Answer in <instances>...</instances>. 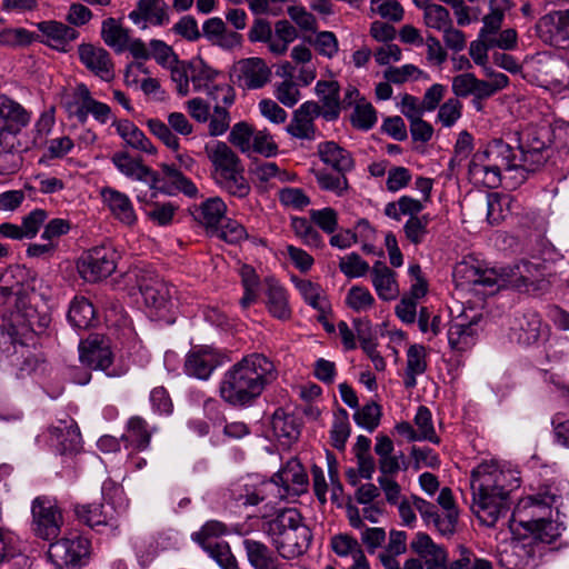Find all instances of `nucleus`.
Instances as JSON below:
<instances>
[{"instance_id": "f257e3e1", "label": "nucleus", "mask_w": 569, "mask_h": 569, "mask_svg": "<svg viewBox=\"0 0 569 569\" xmlns=\"http://www.w3.org/2000/svg\"><path fill=\"white\" fill-rule=\"evenodd\" d=\"M472 509L481 523L493 527L507 513V499L519 478L496 461H485L471 472Z\"/></svg>"}, {"instance_id": "f03ea898", "label": "nucleus", "mask_w": 569, "mask_h": 569, "mask_svg": "<svg viewBox=\"0 0 569 569\" xmlns=\"http://www.w3.org/2000/svg\"><path fill=\"white\" fill-rule=\"evenodd\" d=\"M273 361L262 353H251L233 363L222 376L220 397L232 407H247L277 379Z\"/></svg>"}, {"instance_id": "7ed1b4c3", "label": "nucleus", "mask_w": 569, "mask_h": 569, "mask_svg": "<svg viewBox=\"0 0 569 569\" xmlns=\"http://www.w3.org/2000/svg\"><path fill=\"white\" fill-rule=\"evenodd\" d=\"M111 162L126 178L144 182L152 191V196L158 192L170 194L173 190L188 197H194L198 193L196 184L173 166H161L166 179L171 183V186H167L157 171L146 166L140 158H134L127 151L114 152Z\"/></svg>"}, {"instance_id": "20e7f679", "label": "nucleus", "mask_w": 569, "mask_h": 569, "mask_svg": "<svg viewBox=\"0 0 569 569\" xmlns=\"http://www.w3.org/2000/svg\"><path fill=\"white\" fill-rule=\"evenodd\" d=\"M569 497V482L555 479L539 486L536 493L519 500L511 518L510 528L525 531L535 529L540 522L552 516V508L558 509Z\"/></svg>"}, {"instance_id": "39448f33", "label": "nucleus", "mask_w": 569, "mask_h": 569, "mask_svg": "<svg viewBox=\"0 0 569 569\" xmlns=\"http://www.w3.org/2000/svg\"><path fill=\"white\" fill-rule=\"evenodd\" d=\"M263 529L278 553L284 559H295L303 555L312 539L309 527L293 508L278 512L274 518L264 522Z\"/></svg>"}, {"instance_id": "423d86ee", "label": "nucleus", "mask_w": 569, "mask_h": 569, "mask_svg": "<svg viewBox=\"0 0 569 569\" xmlns=\"http://www.w3.org/2000/svg\"><path fill=\"white\" fill-rule=\"evenodd\" d=\"M204 152L211 163V177L216 184L233 197L246 198L251 188L237 153L223 141L207 143Z\"/></svg>"}, {"instance_id": "0eeeda50", "label": "nucleus", "mask_w": 569, "mask_h": 569, "mask_svg": "<svg viewBox=\"0 0 569 569\" xmlns=\"http://www.w3.org/2000/svg\"><path fill=\"white\" fill-rule=\"evenodd\" d=\"M479 152L501 174L508 187L516 188L527 179L529 172L521 166L519 152L516 153L512 147L501 139L492 140Z\"/></svg>"}, {"instance_id": "6e6552de", "label": "nucleus", "mask_w": 569, "mask_h": 569, "mask_svg": "<svg viewBox=\"0 0 569 569\" xmlns=\"http://www.w3.org/2000/svg\"><path fill=\"white\" fill-rule=\"evenodd\" d=\"M283 489H280L276 479H263L251 476L236 483L231 489L234 501L243 507H256L264 503V507H273L283 500Z\"/></svg>"}, {"instance_id": "1a4fd4ad", "label": "nucleus", "mask_w": 569, "mask_h": 569, "mask_svg": "<svg viewBox=\"0 0 569 569\" xmlns=\"http://www.w3.org/2000/svg\"><path fill=\"white\" fill-rule=\"evenodd\" d=\"M119 259L120 252L111 243L97 246L79 259L78 272L83 280L98 282L116 271Z\"/></svg>"}, {"instance_id": "9d476101", "label": "nucleus", "mask_w": 569, "mask_h": 569, "mask_svg": "<svg viewBox=\"0 0 569 569\" xmlns=\"http://www.w3.org/2000/svg\"><path fill=\"white\" fill-rule=\"evenodd\" d=\"M499 290L513 288L520 292H538L546 288L545 267L538 261L523 260L508 270L498 272Z\"/></svg>"}, {"instance_id": "9b49d317", "label": "nucleus", "mask_w": 569, "mask_h": 569, "mask_svg": "<svg viewBox=\"0 0 569 569\" xmlns=\"http://www.w3.org/2000/svg\"><path fill=\"white\" fill-rule=\"evenodd\" d=\"M32 531L43 539H56L63 526V516L56 499L48 496H39L31 502Z\"/></svg>"}, {"instance_id": "f8f14e48", "label": "nucleus", "mask_w": 569, "mask_h": 569, "mask_svg": "<svg viewBox=\"0 0 569 569\" xmlns=\"http://www.w3.org/2000/svg\"><path fill=\"white\" fill-rule=\"evenodd\" d=\"M90 556V541L81 536L64 537L52 542L48 557L57 569H80Z\"/></svg>"}, {"instance_id": "ddd939ff", "label": "nucleus", "mask_w": 569, "mask_h": 569, "mask_svg": "<svg viewBox=\"0 0 569 569\" xmlns=\"http://www.w3.org/2000/svg\"><path fill=\"white\" fill-rule=\"evenodd\" d=\"M551 142V130L549 127L530 129L526 134V140L518 148L521 166L528 172H535L540 169L549 157L548 149Z\"/></svg>"}, {"instance_id": "4468645a", "label": "nucleus", "mask_w": 569, "mask_h": 569, "mask_svg": "<svg viewBox=\"0 0 569 569\" xmlns=\"http://www.w3.org/2000/svg\"><path fill=\"white\" fill-rule=\"evenodd\" d=\"M271 76V68L258 57L240 59L231 69L233 82L244 90L263 88L270 82Z\"/></svg>"}, {"instance_id": "2eb2a0df", "label": "nucleus", "mask_w": 569, "mask_h": 569, "mask_svg": "<svg viewBox=\"0 0 569 569\" xmlns=\"http://www.w3.org/2000/svg\"><path fill=\"white\" fill-rule=\"evenodd\" d=\"M144 306L154 316H161L171 305L173 288L152 273L137 276Z\"/></svg>"}, {"instance_id": "dca6fc26", "label": "nucleus", "mask_w": 569, "mask_h": 569, "mask_svg": "<svg viewBox=\"0 0 569 569\" xmlns=\"http://www.w3.org/2000/svg\"><path fill=\"white\" fill-rule=\"evenodd\" d=\"M539 38L553 47L569 48V10L553 11L541 17L537 23Z\"/></svg>"}, {"instance_id": "f3484780", "label": "nucleus", "mask_w": 569, "mask_h": 569, "mask_svg": "<svg viewBox=\"0 0 569 569\" xmlns=\"http://www.w3.org/2000/svg\"><path fill=\"white\" fill-rule=\"evenodd\" d=\"M128 18L141 30L149 26L164 27L171 21L170 6L164 0H138Z\"/></svg>"}, {"instance_id": "a211bd4d", "label": "nucleus", "mask_w": 569, "mask_h": 569, "mask_svg": "<svg viewBox=\"0 0 569 569\" xmlns=\"http://www.w3.org/2000/svg\"><path fill=\"white\" fill-rule=\"evenodd\" d=\"M80 62L102 81L110 82L114 79V64L110 53L91 43H81L78 47Z\"/></svg>"}, {"instance_id": "6ab92c4d", "label": "nucleus", "mask_w": 569, "mask_h": 569, "mask_svg": "<svg viewBox=\"0 0 569 569\" xmlns=\"http://www.w3.org/2000/svg\"><path fill=\"white\" fill-rule=\"evenodd\" d=\"M546 332L547 327L542 325L540 316L533 310L515 316L510 325V337L523 346L537 343Z\"/></svg>"}, {"instance_id": "aec40b11", "label": "nucleus", "mask_w": 569, "mask_h": 569, "mask_svg": "<svg viewBox=\"0 0 569 569\" xmlns=\"http://www.w3.org/2000/svg\"><path fill=\"white\" fill-rule=\"evenodd\" d=\"M102 203L118 222L133 227L138 221V214L130 197L112 187H103L100 190Z\"/></svg>"}, {"instance_id": "412c9836", "label": "nucleus", "mask_w": 569, "mask_h": 569, "mask_svg": "<svg viewBox=\"0 0 569 569\" xmlns=\"http://www.w3.org/2000/svg\"><path fill=\"white\" fill-rule=\"evenodd\" d=\"M221 363L220 355L209 346L194 347L184 362L186 373L200 380H207Z\"/></svg>"}, {"instance_id": "4be33fe9", "label": "nucleus", "mask_w": 569, "mask_h": 569, "mask_svg": "<svg viewBox=\"0 0 569 569\" xmlns=\"http://www.w3.org/2000/svg\"><path fill=\"white\" fill-rule=\"evenodd\" d=\"M73 98L79 104L74 114L80 122H86L89 114L101 124L107 123L112 116L111 109L107 103L92 98L89 88L84 83H78L73 89Z\"/></svg>"}, {"instance_id": "5701e85b", "label": "nucleus", "mask_w": 569, "mask_h": 569, "mask_svg": "<svg viewBox=\"0 0 569 569\" xmlns=\"http://www.w3.org/2000/svg\"><path fill=\"white\" fill-rule=\"evenodd\" d=\"M453 278L458 284H479L499 290V274L496 269H482L472 261H461L453 269Z\"/></svg>"}, {"instance_id": "b1692460", "label": "nucleus", "mask_w": 569, "mask_h": 569, "mask_svg": "<svg viewBox=\"0 0 569 569\" xmlns=\"http://www.w3.org/2000/svg\"><path fill=\"white\" fill-rule=\"evenodd\" d=\"M79 359L91 369L108 371L112 363V352L108 341L92 336L79 345Z\"/></svg>"}, {"instance_id": "393cba45", "label": "nucleus", "mask_w": 569, "mask_h": 569, "mask_svg": "<svg viewBox=\"0 0 569 569\" xmlns=\"http://www.w3.org/2000/svg\"><path fill=\"white\" fill-rule=\"evenodd\" d=\"M320 116V106L313 101L302 103L293 113L286 131L297 139L315 140L317 129L313 120Z\"/></svg>"}, {"instance_id": "a878e982", "label": "nucleus", "mask_w": 569, "mask_h": 569, "mask_svg": "<svg viewBox=\"0 0 569 569\" xmlns=\"http://www.w3.org/2000/svg\"><path fill=\"white\" fill-rule=\"evenodd\" d=\"M271 479H276L279 488L286 491L283 499L299 496L308 486L305 468L296 458L290 459Z\"/></svg>"}, {"instance_id": "bb28decb", "label": "nucleus", "mask_w": 569, "mask_h": 569, "mask_svg": "<svg viewBox=\"0 0 569 569\" xmlns=\"http://www.w3.org/2000/svg\"><path fill=\"white\" fill-rule=\"evenodd\" d=\"M479 319L477 316L468 319L467 316L461 315L451 321L448 329V343L453 351L463 352L476 343Z\"/></svg>"}, {"instance_id": "cd10ccee", "label": "nucleus", "mask_w": 569, "mask_h": 569, "mask_svg": "<svg viewBox=\"0 0 569 569\" xmlns=\"http://www.w3.org/2000/svg\"><path fill=\"white\" fill-rule=\"evenodd\" d=\"M37 27L46 37L44 42L61 52H67L71 42L79 37L74 28L54 20L39 22Z\"/></svg>"}, {"instance_id": "c85d7f7f", "label": "nucleus", "mask_w": 569, "mask_h": 569, "mask_svg": "<svg viewBox=\"0 0 569 569\" xmlns=\"http://www.w3.org/2000/svg\"><path fill=\"white\" fill-rule=\"evenodd\" d=\"M410 549L415 552L426 567L446 566L448 562L447 550L437 545L429 535L417 532L410 542Z\"/></svg>"}, {"instance_id": "c756f323", "label": "nucleus", "mask_w": 569, "mask_h": 569, "mask_svg": "<svg viewBox=\"0 0 569 569\" xmlns=\"http://www.w3.org/2000/svg\"><path fill=\"white\" fill-rule=\"evenodd\" d=\"M264 292L270 315L279 320H288L291 317V309L283 286L277 279L268 277L264 279Z\"/></svg>"}, {"instance_id": "7c9ffc66", "label": "nucleus", "mask_w": 569, "mask_h": 569, "mask_svg": "<svg viewBox=\"0 0 569 569\" xmlns=\"http://www.w3.org/2000/svg\"><path fill=\"white\" fill-rule=\"evenodd\" d=\"M468 177L475 186L487 188H497L505 180L479 151L469 162Z\"/></svg>"}, {"instance_id": "2f4dec72", "label": "nucleus", "mask_w": 569, "mask_h": 569, "mask_svg": "<svg viewBox=\"0 0 569 569\" xmlns=\"http://www.w3.org/2000/svg\"><path fill=\"white\" fill-rule=\"evenodd\" d=\"M317 150L321 161L339 173L349 172L355 167L351 153L335 141L320 142Z\"/></svg>"}, {"instance_id": "473e14b6", "label": "nucleus", "mask_w": 569, "mask_h": 569, "mask_svg": "<svg viewBox=\"0 0 569 569\" xmlns=\"http://www.w3.org/2000/svg\"><path fill=\"white\" fill-rule=\"evenodd\" d=\"M372 286L382 300H395L399 295V286L396 279V272L386 263L377 261L371 270Z\"/></svg>"}, {"instance_id": "72a5a7b5", "label": "nucleus", "mask_w": 569, "mask_h": 569, "mask_svg": "<svg viewBox=\"0 0 569 569\" xmlns=\"http://www.w3.org/2000/svg\"><path fill=\"white\" fill-rule=\"evenodd\" d=\"M49 431L52 441H56V447L61 453L73 452L79 449L81 433L73 420H60Z\"/></svg>"}, {"instance_id": "f704fd0d", "label": "nucleus", "mask_w": 569, "mask_h": 569, "mask_svg": "<svg viewBox=\"0 0 569 569\" xmlns=\"http://www.w3.org/2000/svg\"><path fill=\"white\" fill-rule=\"evenodd\" d=\"M316 93L322 103L320 114L328 121L338 119L340 114L339 84L337 81H318Z\"/></svg>"}, {"instance_id": "c9c22d12", "label": "nucleus", "mask_w": 569, "mask_h": 569, "mask_svg": "<svg viewBox=\"0 0 569 569\" xmlns=\"http://www.w3.org/2000/svg\"><path fill=\"white\" fill-rule=\"evenodd\" d=\"M113 126L116 127L117 133L124 141L126 146L148 154L156 153V147L147 138L143 131L140 130L132 121L119 120L114 121Z\"/></svg>"}, {"instance_id": "e433bc0d", "label": "nucleus", "mask_w": 569, "mask_h": 569, "mask_svg": "<svg viewBox=\"0 0 569 569\" xmlns=\"http://www.w3.org/2000/svg\"><path fill=\"white\" fill-rule=\"evenodd\" d=\"M273 436L282 446H290L300 435L299 425L293 415L277 409L271 418Z\"/></svg>"}, {"instance_id": "4c0bfd02", "label": "nucleus", "mask_w": 569, "mask_h": 569, "mask_svg": "<svg viewBox=\"0 0 569 569\" xmlns=\"http://www.w3.org/2000/svg\"><path fill=\"white\" fill-rule=\"evenodd\" d=\"M510 9L509 0H489V12L481 19L482 27L478 37L488 41L497 34L505 20L506 12Z\"/></svg>"}, {"instance_id": "58836bf2", "label": "nucleus", "mask_w": 569, "mask_h": 569, "mask_svg": "<svg viewBox=\"0 0 569 569\" xmlns=\"http://www.w3.org/2000/svg\"><path fill=\"white\" fill-rule=\"evenodd\" d=\"M31 120V112L16 100L0 96V123L8 128H26Z\"/></svg>"}, {"instance_id": "ea45409f", "label": "nucleus", "mask_w": 569, "mask_h": 569, "mask_svg": "<svg viewBox=\"0 0 569 569\" xmlns=\"http://www.w3.org/2000/svg\"><path fill=\"white\" fill-rule=\"evenodd\" d=\"M427 370V350L421 345H412L407 350L406 370L403 373V386L413 389L417 386V377Z\"/></svg>"}, {"instance_id": "a19ab883", "label": "nucleus", "mask_w": 569, "mask_h": 569, "mask_svg": "<svg viewBox=\"0 0 569 569\" xmlns=\"http://www.w3.org/2000/svg\"><path fill=\"white\" fill-rule=\"evenodd\" d=\"M151 433L147 421L139 416H134L128 420L126 433L122 435L121 440L126 442V448L130 446L141 451L149 447Z\"/></svg>"}, {"instance_id": "79ce46f5", "label": "nucleus", "mask_w": 569, "mask_h": 569, "mask_svg": "<svg viewBox=\"0 0 569 569\" xmlns=\"http://www.w3.org/2000/svg\"><path fill=\"white\" fill-rule=\"evenodd\" d=\"M527 74L535 77L539 81L549 82L547 77L552 76L560 67V63L547 52H538L525 59L522 64Z\"/></svg>"}, {"instance_id": "37998d69", "label": "nucleus", "mask_w": 569, "mask_h": 569, "mask_svg": "<svg viewBox=\"0 0 569 569\" xmlns=\"http://www.w3.org/2000/svg\"><path fill=\"white\" fill-rule=\"evenodd\" d=\"M486 80L478 79L471 72H465L452 78L451 89L457 98L473 96L478 100L486 99Z\"/></svg>"}, {"instance_id": "c03bdc74", "label": "nucleus", "mask_w": 569, "mask_h": 569, "mask_svg": "<svg viewBox=\"0 0 569 569\" xmlns=\"http://www.w3.org/2000/svg\"><path fill=\"white\" fill-rule=\"evenodd\" d=\"M253 177L261 183L274 187L277 182L295 181L297 176L284 169H280L276 162L262 161L251 169Z\"/></svg>"}, {"instance_id": "a18cd8bd", "label": "nucleus", "mask_w": 569, "mask_h": 569, "mask_svg": "<svg viewBox=\"0 0 569 569\" xmlns=\"http://www.w3.org/2000/svg\"><path fill=\"white\" fill-rule=\"evenodd\" d=\"M77 516L89 527L99 530L100 527H116V518L104 505H87L77 508Z\"/></svg>"}, {"instance_id": "49530a36", "label": "nucleus", "mask_w": 569, "mask_h": 569, "mask_svg": "<svg viewBox=\"0 0 569 569\" xmlns=\"http://www.w3.org/2000/svg\"><path fill=\"white\" fill-rule=\"evenodd\" d=\"M226 211L224 201L219 197H212L199 204L196 209V217L207 228L217 229Z\"/></svg>"}, {"instance_id": "de8ad7c7", "label": "nucleus", "mask_w": 569, "mask_h": 569, "mask_svg": "<svg viewBox=\"0 0 569 569\" xmlns=\"http://www.w3.org/2000/svg\"><path fill=\"white\" fill-rule=\"evenodd\" d=\"M101 38L103 42L121 53L127 50L129 31L124 29L114 18H108L101 24Z\"/></svg>"}, {"instance_id": "09e8293b", "label": "nucleus", "mask_w": 569, "mask_h": 569, "mask_svg": "<svg viewBox=\"0 0 569 569\" xmlns=\"http://www.w3.org/2000/svg\"><path fill=\"white\" fill-rule=\"evenodd\" d=\"M68 320L78 329L91 327L96 320V311L92 303L83 298H74L68 311Z\"/></svg>"}, {"instance_id": "8fccbe9b", "label": "nucleus", "mask_w": 569, "mask_h": 569, "mask_svg": "<svg viewBox=\"0 0 569 569\" xmlns=\"http://www.w3.org/2000/svg\"><path fill=\"white\" fill-rule=\"evenodd\" d=\"M513 200L509 194L489 193L486 198L487 220L490 224L503 221L513 210Z\"/></svg>"}, {"instance_id": "3c124183", "label": "nucleus", "mask_w": 569, "mask_h": 569, "mask_svg": "<svg viewBox=\"0 0 569 569\" xmlns=\"http://www.w3.org/2000/svg\"><path fill=\"white\" fill-rule=\"evenodd\" d=\"M295 286L302 299L313 309L326 312L328 302L320 284L307 279L295 280Z\"/></svg>"}, {"instance_id": "603ef678", "label": "nucleus", "mask_w": 569, "mask_h": 569, "mask_svg": "<svg viewBox=\"0 0 569 569\" xmlns=\"http://www.w3.org/2000/svg\"><path fill=\"white\" fill-rule=\"evenodd\" d=\"M415 430L420 441H430L439 445L440 438L436 433L432 421V413L426 406H419L413 418Z\"/></svg>"}, {"instance_id": "864d4df0", "label": "nucleus", "mask_w": 569, "mask_h": 569, "mask_svg": "<svg viewBox=\"0 0 569 569\" xmlns=\"http://www.w3.org/2000/svg\"><path fill=\"white\" fill-rule=\"evenodd\" d=\"M227 527L224 523L218 520L207 521L199 531L192 533V540L201 546L204 550L211 548L214 543H219L222 540L220 538L227 533Z\"/></svg>"}, {"instance_id": "5fc2aeb1", "label": "nucleus", "mask_w": 569, "mask_h": 569, "mask_svg": "<svg viewBox=\"0 0 569 569\" xmlns=\"http://www.w3.org/2000/svg\"><path fill=\"white\" fill-rule=\"evenodd\" d=\"M419 8L423 11V22L429 29L441 32L452 22L448 9L441 4L429 2Z\"/></svg>"}, {"instance_id": "6e6d98bb", "label": "nucleus", "mask_w": 569, "mask_h": 569, "mask_svg": "<svg viewBox=\"0 0 569 569\" xmlns=\"http://www.w3.org/2000/svg\"><path fill=\"white\" fill-rule=\"evenodd\" d=\"M350 430L348 412L345 409H339L335 413L330 431L331 445L338 450H343L350 436Z\"/></svg>"}, {"instance_id": "4d7b16f0", "label": "nucleus", "mask_w": 569, "mask_h": 569, "mask_svg": "<svg viewBox=\"0 0 569 569\" xmlns=\"http://www.w3.org/2000/svg\"><path fill=\"white\" fill-rule=\"evenodd\" d=\"M459 557L451 562H447V569H493L492 562L477 557L470 549L459 546Z\"/></svg>"}, {"instance_id": "13d9d810", "label": "nucleus", "mask_w": 569, "mask_h": 569, "mask_svg": "<svg viewBox=\"0 0 569 569\" xmlns=\"http://www.w3.org/2000/svg\"><path fill=\"white\" fill-rule=\"evenodd\" d=\"M243 547L248 561L254 569H262L274 557L264 543L257 540L244 539Z\"/></svg>"}, {"instance_id": "bf43d9fd", "label": "nucleus", "mask_w": 569, "mask_h": 569, "mask_svg": "<svg viewBox=\"0 0 569 569\" xmlns=\"http://www.w3.org/2000/svg\"><path fill=\"white\" fill-rule=\"evenodd\" d=\"M240 276L244 288V293L240 300V306L242 309H247L258 299L259 278L254 269L248 264L241 267Z\"/></svg>"}, {"instance_id": "052dcab7", "label": "nucleus", "mask_w": 569, "mask_h": 569, "mask_svg": "<svg viewBox=\"0 0 569 569\" xmlns=\"http://www.w3.org/2000/svg\"><path fill=\"white\" fill-rule=\"evenodd\" d=\"M350 122L358 130H370L377 122V113L372 104L367 101L358 102L350 114Z\"/></svg>"}, {"instance_id": "680f3d73", "label": "nucleus", "mask_w": 569, "mask_h": 569, "mask_svg": "<svg viewBox=\"0 0 569 569\" xmlns=\"http://www.w3.org/2000/svg\"><path fill=\"white\" fill-rule=\"evenodd\" d=\"M346 305L356 312H362L375 305V298L366 287L353 286L347 292Z\"/></svg>"}, {"instance_id": "e2e57ef3", "label": "nucleus", "mask_w": 569, "mask_h": 569, "mask_svg": "<svg viewBox=\"0 0 569 569\" xmlns=\"http://www.w3.org/2000/svg\"><path fill=\"white\" fill-rule=\"evenodd\" d=\"M23 128H0V147L3 151L16 152L27 151L32 148L30 142H21L20 133Z\"/></svg>"}, {"instance_id": "0e129e2a", "label": "nucleus", "mask_w": 569, "mask_h": 569, "mask_svg": "<svg viewBox=\"0 0 569 569\" xmlns=\"http://www.w3.org/2000/svg\"><path fill=\"white\" fill-rule=\"evenodd\" d=\"M291 226L295 233L303 241L305 244L316 248L322 244V238L320 233L306 218H293Z\"/></svg>"}, {"instance_id": "69168bd1", "label": "nucleus", "mask_w": 569, "mask_h": 569, "mask_svg": "<svg viewBox=\"0 0 569 569\" xmlns=\"http://www.w3.org/2000/svg\"><path fill=\"white\" fill-rule=\"evenodd\" d=\"M339 269L348 278H360L367 274L370 267L358 253L351 252L340 259Z\"/></svg>"}, {"instance_id": "338daca9", "label": "nucleus", "mask_w": 569, "mask_h": 569, "mask_svg": "<svg viewBox=\"0 0 569 569\" xmlns=\"http://www.w3.org/2000/svg\"><path fill=\"white\" fill-rule=\"evenodd\" d=\"M381 410L376 402L365 405L353 413L355 422L368 430L373 431L380 421Z\"/></svg>"}, {"instance_id": "774afa93", "label": "nucleus", "mask_w": 569, "mask_h": 569, "mask_svg": "<svg viewBox=\"0 0 569 569\" xmlns=\"http://www.w3.org/2000/svg\"><path fill=\"white\" fill-rule=\"evenodd\" d=\"M221 569H240L236 557L232 555L228 542L214 543L211 548L204 549Z\"/></svg>"}]
</instances>
